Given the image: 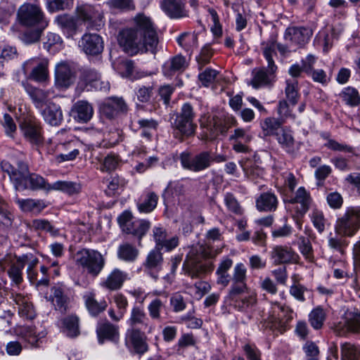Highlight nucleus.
Masks as SVG:
<instances>
[{"instance_id": "f257e3e1", "label": "nucleus", "mask_w": 360, "mask_h": 360, "mask_svg": "<svg viewBox=\"0 0 360 360\" xmlns=\"http://www.w3.org/2000/svg\"><path fill=\"white\" fill-rule=\"evenodd\" d=\"M133 20L134 27L124 28L120 31L117 36L119 45L124 52L131 56L146 52L155 54L159 39L150 18L139 13Z\"/></svg>"}, {"instance_id": "f03ea898", "label": "nucleus", "mask_w": 360, "mask_h": 360, "mask_svg": "<svg viewBox=\"0 0 360 360\" xmlns=\"http://www.w3.org/2000/svg\"><path fill=\"white\" fill-rule=\"evenodd\" d=\"M200 251L201 255H199L196 250L191 249L184 262L183 269L185 274L192 278H200L214 269L212 262H202L201 257L212 258L216 256L217 252H214L210 247H200Z\"/></svg>"}, {"instance_id": "7ed1b4c3", "label": "nucleus", "mask_w": 360, "mask_h": 360, "mask_svg": "<svg viewBox=\"0 0 360 360\" xmlns=\"http://www.w3.org/2000/svg\"><path fill=\"white\" fill-rule=\"evenodd\" d=\"M75 264L93 277L98 276L105 266V260L98 250L83 248L75 255Z\"/></svg>"}, {"instance_id": "20e7f679", "label": "nucleus", "mask_w": 360, "mask_h": 360, "mask_svg": "<svg viewBox=\"0 0 360 360\" xmlns=\"http://www.w3.org/2000/svg\"><path fill=\"white\" fill-rule=\"evenodd\" d=\"M360 229V206H350L338 217L335 231L338 235L352 237Z\"/></svg>"}, {"instance_id": "39448f33", "label": "nucleus", "mask_w": 360, "mask_h": 360, "mask_svg": "<svg viewBox=\"0 0 360 360\" xmlns=\"http://www.w3.org/2000/svg\"><path fill=\"white\" fill-rule=\"evenodd\" d=\"M195 117L193 106L189 103H184L172 123V127L176 131V137L178 135L183 137L194 136L197 128L196 124L194 123Z\"/></svg>"}, {"instance_id": "423d86ee", "label": "nucleus", "mask_w": 360, "mask_h": 360, "mask_svg": "<svg viewBox=\"0 0 360 360\" xmlns=\"http://www.w3.org/2000/svg\"><path fill=\"white\" fill-rule=\"evenodd\" d=\"M17 20L25 27H40L44 29L48 25L42 9L37 4L25 3L21 5L17 12Z\"/></svg>"}, {"instance_id": "0eeeda50", "label": "nucleus", "mask_w": 360, "mask_h": 360, "mask_svg": "<svg viewBox=\"0 0 360 360\" xmlns=\"http://www.w3.org/2000/svg\"><path fill=\"white\" fill-rule=\"evenodd\" d=\"M49 60L43 57H33L25 60L21 66L24 79L20 81L33 80L42 83L49 78Z\"/></svg>"}, {"instance_id": "6e6552de", "label": "nucleus", "mask_w": 360, "mask_h": 360, "mask_svg": "<svg viewBox=\"0 0 360 360\" xmlns=\"http://www.w3.org/2000/svg\"><path fill=\"white\" fill-rule=\"evenodd\" d=\"M1 168L8 175L15 190L20 191L28 190L30 172L26 162L18 161L17 167H15L7 161H2Z\"/></svg>"}, {"instance_id": "1a4fd4ad", "label": "nucleus", "mask_w": 360, "mask_h": 360, "mask_svg": "<svg viewBox=\"0 0 360 360\" xmlns=\"http://www.w3.org/2000/svg\"><path fill=\"white\" fill-rule=\"evenodd\" d=\"M181 167L193 172H200L211 167L213 156L210 151H201L194 155L188 152H183L179 156Z\"/></svg>"}, {"instance_id": "9d476101", "label": "nucleus", "mask_w": 360, "mask_h": 360, "mask_svg": "<svg viewBox=\"0 0 360 360\" xmlns=\"http://www.w3.org/2000/svg\"><path fill=\"white\" fill-rule=\"evenodd\" d=\"M270 259L275 265L299 264L300 257L291 247L283 245H274L270 253Z\"/></svg>"}, {"instance_id": "9b49d317", "label": "nucleus", "mask_w": 360, "mask_h": 360, "mask_svg": "<svg viewBox=\"0 0 360 360\" xmlns=\"http://www.w3.org/2000/svg\"><path fill=\"white\" fill-rule=\"evenodd\" d=\"M246 274L247 269L243 263H238L235 265L233 275L231 276V285L229 291V296L231 299H235L248 290Z\"/></svg>"}, {"instance_id": "f8f14e48", "label": "nucleus", "mask_w": 360, "mask_h": 360, "mask_svg": "<svg viewBox=\"0 0 360 360\" xmlns=\"http://www.w3.org/2000/svg\"><path fill=\"white\" fill-rule=\"evenodd\" d=\"M313 34L312 30L307 27H290L286 29L284 39L290 46L303 47Z\"/></svg>"}, {"instance_id": "ddd939ff", "label": "nucleus", "mask_w": 360, "mask_h": 360, "mask_svg": "<svg viewBox=\"0 0 360 360\" xmlns=\"http://www.w3.org/2000/svg\"><path fill=\"white\" fill-rule=\"evenodd\" d=\"M70 289L63 283H57L51 288V297L56 310L65 313L70 304Z\"/></svg>"}, {"instance_id": "4468645a", "label": "nucleus", "mask_w": 360, "mask_h": 360, "mask_svg": "<svg viewBox=\"0 0 360 360\" xmlns=\"http://www.w3.org/2000/svg\"><path fill=\"white\" fill-rule=\"evenodd\" d=\"M79 47L86 54L96 56L101 53L103 50V41L98 34L86 33L78 43Z\"/></svg>"}, {"instance_id": "2eb2a0df", "label": "nucleus", "mask_w": 360, "mask_h": 360, "mask_svg": "<svg viewBox=\"0 0 360 360\" xmlns=\"http://www.w3.org/2000/svg\"><path fill=\"white\" fill-rule=\"evenodd\" d=\"M200 127L203 129L202 139L205 141H212L218 136L219 132L226 131L216 115L205 117L201 120Z\"/></svg>"}, {"instance_id": "dca6fc26", "label": "nucleus", "mask_w": 360, "mask_h": 360, "mask_svg": "<svg viewBox=\"0 0 360 360\" xmlns=\"http://www.w3.org/2000/svg\"><path fill=\"white\" fill-rule=\"evenodd\" d=\"M17 82H20L23 86L35 108L40 110L42 109V108L46 104L49 92L35 87L29 84L27 81H20V76L19 73L17 75Z\"/></svg>"}, {"instance_id": "f3484780", "label": "nucleus", "mask_w": 360, "mask_h": 360, "mask_svg": "<svg viewBox=\"0 0 360 360\" xmlns=\"http://www.w3.org/2000/svg\"><path fill=\"white\" fill-rule=\"evenodd\" d=\"M100 74L92 69L84 70L81 75L79 84L88 88V90L95 89L107 92L110 89V84L108 82H100L98 85Z\"/></svg>"}, {"instance_id": "a211bd4d", "label": "nucleus", "mask_w": 360, "mask_h": 360, "mask_svg": "<svg viewBox=\"0 0 360 360\" xmlns=\"http://www.w3.org/2000/svg\"><path fill=\"white\" fill-rule=\"evenodd\" d=\"M76 15L77 20L87 24V27H94L95 22H101L103 18V15L89 4L78 6L76 8Z\"/></svg>"}, {"instance_id": "6ab92c4d", "label": "nucleus", "mask_w": 360, "mask_h": 360, "mask_svg": "<svg viewBox=\"0 0 360 360\" xmlns=\"http://www.w3.org/2000/svg\"><path fill=\"white\" fill-rule=\"evenodd\" d=\"M289 202L296 205L295 212L298 216H304L309 210L312 199L309 191L301 186L295 191L294 196L289 200Z\"/></svg>"}, {"instance_id": "aec40b11", "label": "nucleus", "mask_w": 360, "mask_h": 360, "mask_svg": "<svg viewBox=\"0 0 360 360\" xmlns=\"http://www.w3.org/2000/svg\"><path fill=\"white\" fill-rule=\"evenodd\" d=\"M94 110L87 101H77L72 107L70 113L73 119L79 123H87L93 117Z\"/></svg>"}, {"instance_id": "412c9836", "label": "nucleus", "mask_w": 360, "mask_h": 360, "mask_svg": "<svg viewBox=\"0 0 360 360\" xmlns=\"http://www.w3.org/2000/svg\"><path fill=\"white\" fill-rule=\"evenodd\" d=\"M101 110L104 115L112 119L120 112H126L127 105L122 98L110 97L101 105Z\"/></svg>"}, {"instance_id": "4be33fe9", "label": "nucleus", "mask_w": 360, "mask_h": 360, "mask_svg": "<svg viewBox=\"0 0 360 360\" xmlns=\"http://www.w3.org/2000/svg\"><path fill=\"white\" fill-rule=\"evenodd\" d=\"M128 278L127 272L117 268L114 269L100 283L101 286L110 291L118 290Z\"/></svg>"}, {"instance_id": "5701e85b", "label": "nucleus", "mask_w": 360, "mask_h": 360, "mask_svg": "<svg viewBox=\"0 0 360 360\" xmlns=\"http://www.w3.org/2000/svg\"><path fill=\"white\" fill-rule=\"evenodd\" d=\"M75 76L65 63L57 65L55 70V85L60 89L68 88L74 82Z\"/></svg>"}, {"instance_id": "b1692460", "label": "nucleus", "mask_w": 360, "mask_h": 360, "mask_svg": "<svg viewBox=\"0 0 360 360\" xmlns=\"http://www.w3.org/2000/svg\"><path fill=\"white\" fill-rule=\"evenodd\" d=\"M275 72L268 68H255L252 72L250 84L255 89L270 86L274 81Z\"/></svg>"}, {"instance_id": "393cba45", "label": "nucleus", "mask_w": 360, "mask_h": 360, "mask_svg": "<svg viewBox=\"0 0 360 360\" xmlns=\"http://www.w3.org/2000/svg\"><path fill=\"white\" fill-rule=\"evenodd\" d=\"M10 265V268L8 270V274L11 279L12 282L16 285H20L22 281V270L24 266L20 262L16 261L11 263L8 259H0V271H4L7 266Z\"/></svg>"}, {"instance_id": "a878e982", "label": "nucleus", "mask_w": 360, "mask_h": 360, "mask_svg": "<svg viewBox=\"0 0 360 360\" xmlns=\"http://www.w3.org/2000/svg\"><path fill=\"white\" fill-rule=\"evenodd\" d=\"M161 7L171 18H181L188 16L185 5L182 0H163Z\"/></svg>"}, {"instance_id": "bb28decb", "label": "nucleus", "mask_w": 360, "mask_h": 360, "mask_svg": "<svg viewBox=\"0 0 360 360\" xmlns=\"http://www.w3.org/2000/svg\"><path fill=\"white\" fill-rule=\"evenodd\" d=\"M25 137L32 143L38 145L42 142L41 127L39 123L25 121L20 125Z\"/></svg>"}, {"instance_id": "cd10ccee", "label": "nucleus", "mask_w": 360, "mask_h": 360, "mask_svg": "<svg viewBox=\"0 0 360 360\" xmlns=\"http://www.w3.org/2000/svg\"><path fill=\"white\" fill-rule=\"evenodd\" d=\"M41 115L44 121L51 126L60 125L63 120L60 107L54 103H49L44 110L41 109Z\"/></svg>"}, {"instance_id": "c85d7f7f", "label": "nucleus", "mask_w": 360, "mask_h": 360, "mask_svg": "<svg viewBox=\"0 0 360 360\" xmlns=\"http://www.w3.org/2000/svg\"><path fill=\"white\" fill-rule=\"evenodd\" d=\"M256 207L261 212H274L278 205L277 196L272 192H264L256 199Z\"/></svg>"}, {"instance_id": "c756f323", "label": "nucleus", "mask_w": 360, "mask_h": 360, "mask_svg": "<svg viewBox=\"0 0 360 360\" xmlns=\"http://www.w3.org/2000/svg\"><path fill=\"white\" fill-rule=\"evenodd\" d=\"M158 200L159 197L155 192H145L136 203L139 212L144 214L150 213L156 208Z\"/></svg>"}, {"instance_id": "7c9ffc66", "label": "nucleus", "mask_w": 360, "mask_h": 360, "mask_svg": "<svg viewBox=\"0 0 360 360\" xmlns=\"http://www.w3.org/2000/svg\"><path fill=\"white\" fill-rule=\"evenodd\" d=\"M96 333L100 344H103L105 340L116 341L119 336L118 327L109 322H105L97 326Z\"/></svg>"}, {"instance_id": "2f4dec72", "label": "nucleus", "mask_w": 360, "mask_h": 360, "mask_svg": "<svg viewBox=\"0 0 360 360\" xmlns=\"http://www.w3.org/2000/svg\"><path fill=\"white\" fill-rule=\"evenodd\" d=\"M83 299L88 311L93 316H98L107 308V302L105 300L98 302L94 292H86L83 295Z\"/></svg>"}, {"instance_id": "473e14b6", "label": "nucleus", "mask_w": 360, "mask_h": 360, "mask_svg": "<svg viewBox=\"0 0 360 360\" xmlns=\"http://www.w3.org/2000/svg\"><path fill=\"white\" fill-rule=\"evenodd\" d=\"M127 337L137 353L143 354L147 351L148 347L145 340V335L140 330L136 328L129 329Z\"/></svg>"}, {"instance_id": "72a5a7b5", "label": "nucleus", "mask_w": 360, "mask_h": 360, "mask_svg": "<svg viewBox=\"0 0 360 360\" xmlns=\"http://www.w3.org/2000/svg\"><path fill=\"white\" fill-rule=\"evenodd\" d=\"M272 309L274 314L278 313V314H272L268 318L269 321L272 323L271 327H276L277 325L282 324L283 322V316L285 317L284 322H288L292 319L291 315L292 311L288 307L282 306L280 304L275 302L273 304Z\"/></svg>"}, {"instance_id": "f704fd0d", "label": "nucleus", "mask_w": 360, "mask_h": 360, "mask_svg": "<svg viewBox=\"0 0 360 360\" xmlns=\"http://www.w3.org/2000/svg\"><path fill=\"white\" fill-rule=\"evenodd\" d=\"M150 225V222L147 219H135L130 224L129 228H127L124 233L137 238L140 244L142 238L146 234Z\"/></svg>"}, {"instance_id": "c9c22d12", "label": "nucleus", "mask_w": 360, "mask_h": 360, "mask_svg": "<svg viewBox=\"0 0 360 360\" xmlns=\"http://www.w3.org/2000/svg\"><path fill=\"white\" fill-rule=\"evenodd\" d=\"M262 48L263 55L268 63V68H270L272 71H276L277 66L276 65L274 56L276 54V39L274 37H271L267 41L262 42Z\"/></svg>"}, {"instance_id": "e433bc0d", "label": "nucleus", "mask_w": 360, "mask_h": 360, "mask_svg": "<svg viewBox=\"0 0 360 360\" xmlns=\"http://www.w3.org/2000/svg\"><path fill=\"white\" fill-rule=\"evenodd\" d=\"M61 330L69 338H76L80 334L79 318L75 315L65 317L61 321Z\"/></svg>"}, {"instance_id": "4c0bfd02", "label": "nucleus", "mask_w": 360, "mask_h": 360, "mask_svg": "<svg viewBox=\"0 0 360 360\" xmlns=\"http://www.w3.org/2000/svg\"><path fill=\"white\" fill-rule=\"evenodd\" d=\"M342 101L349 107H356L360 105V94L353 86H347L342 89L339 94Z\"/></svg>"}, {"instance_id": "58836bf2", "label": "nucleus", "mask_w": 360, "mask_h": 360, "mask_svg": "<svg viewBox=\"0 0 360 360\" xmlns=\"http://www.w3.org/2000/svg\"><path fill=\"white\" fill-rule=\"evenodd\" d=\"M344 326L348 332L360 333V310L354 309L348 311L345 315Z\"/></svg>"}, {"instance_id": "ea45409f", "label": "nucleus", "mask_w": 360, "mask_h": 360, "mask_svg": "<svg viewBox=\"0 0 360 360\" xmlns=\"http://www.w3.org/2000/svg\"><path fill=\"white\" fill-rule=\"evenodd\" d=\"M283 123L279 118L269 117L261 122L260 126L264 136H276Z\"/></svg>"}, {"instance_id": "a19ab883", "label": "nucleus", "mask_w": 360, "mask_h": 360, "mask_svg": "<svg viewBox=\"0 0 360 360\" xmlns=\"http://www.w3.org/2000/svg\"><path fill=\"white\" fill-rule=\"evenodd\" d=\"M60 148L63 152L56 156L58 162L74 160L79 154V150L75 147L74 142L63 143Z\"/></svg>"}, {"instance_id": "79ce46f5", "label": "nucleus", "mask_w": 360, "mask_h": 360, "mask_svg": "<svg viewBox=\"0 0 360 360\" xmlns=\"http://www.w3.org/2000/svg\"><path fill=\"white\" fill-rule=\"evenodd\" d=\"M138 255L139 250L129 243L122 244L118 248L117 256L121 260L131 262L136 260Z\"/></svg>"}, {"instance_id": "37998d69", "label": "nucleus", "mask_w": 360, "mask_h": 360, "mask_svg": "<svg viewBox=\"0 0 360 360\" xmlns=\"http://www.w3.org/2000/svg\"><path fill=\"white\" fill-rule=\"evenodd\" d=\"M147 321H148V319L143 309L139 306H134L130 313V317L128 320L129 324L132 328H134V326L137 325H142L147 327Z\"/></svg>"}, {"instance_id": "c03bdc74", "label": "nucleus", "mask_w": 360, "mask_h": 360, "mask_svg": "<svg viewBox=\"0 0 360 360\" xmlns=\"http://www.w3.org/2000/svg\"><path fill=\"white\" fill-rule=\"evenodd\" d=\"M15 203L19 206L20 209L25 212L37 211L40 212L44 206L39 200L31 198L20 199L18 196L15 200Z\"/></svg>"}, {"instance_id": "a18cd8bd", "label": "nucleus", "mask_w": 360, "mask_h": 360, "mask_svg": "<svg viewBox=\"0 0 360 360\" xmlns=\"http://www.w3.org/2000/svg\"><path fill=\"white\" fill-rule=\"evenodd\" d=\"M51 190L60 191L69 195H73L79 192L80 186L72 181H58L48 187V191Z\"/></svg>"}, {"instance_id": "49530a36", "label": "nucleus", "mask_w": 360, "mask_h": 360, "mask_svg": "<svg viewBox=\"0 0 360 360\" xmlns=\"http://www.w3.org/2000/svg\"><path fill=\"white\" fill-rule=\"evenodd\" d=\"M55 20L62 29L66 30L71 34H75L78 30L77 20L70 15H59L56 18Z\"/></svg>"}, {"instance_id": "de8ad7c7", "label": "nucleus", "mask_w": 360, "mask_h": 360, "mask_svg": "<svg viewBox=\"0 0 360 360\" xmlns=\"http://www.w3.org/2000/svg\"><path fill=\"white\" fill-rule=\"evenodd\" d=\"M297 245L299 251L304 259L309 262H313L314 261V254L310 240L304 236H300Z\"/></svg>"}, {"instance_id": "09e8293b", "label": "nucleus", "mask_w": 360, "mask_h": 360, "mask_svg": "<svg viewBox=\"0 0 360 360\" xmlns=\"http://www.w3.org/2000/svg\"><path fill=\"white\" fill-rule=\"evenodd\" d=\"M342 360H360V347L350 342H345L341 347Z\"/></svg>"}, {"instance_id": "8fccbe9b", "label": "nucleus", "mask_w": 360, "mask_h": 360, "mask_svg": "<svg viewBox=\"0 0 360 360\" xmlns=\"http://www.w3.org/2000/svg\"><path fill=\"white\" fill-rule=\"evenodd\" d=\"M62 43L63 41L58 34L49 32L44 38L43 45L49 52L54 53L61 49Z\"/></svg>"}, {"instance_id": "3c124183", "label": "nucleus", "mask_w": 360, "mask_h": 360, "mask_svg": "<svg viewBox=\"0 0 360 360\" xmlns=\"http://www.w3.org/2000/svg\"><path fill=\"white\" fill-rule=\"evenodd\" d=\"M276 136L278 142L282 148H285L286 151L290 152L294 145L292 131L287 128H281Z\"/></svg>"}, {"instance_id": "603ef678", "label": "nucleus", "mask_w": 360, "mask_h": 360, "mask_svg": "<svg viewBox=\"0 0 360 360\" xmlns=\"http://www.w3.org/2000/svg\"><path fill=\"white\" fill-rule=\"evenodd\" d=\"M240 164L245 175L253 180L263 174L262 169L249 159L240 161Z\"/></svg>"}, {"instance_id": "864d4df0", "label": "nucleus", "mask_w": 360, "mask_h": 360, "mask_svg": "<svg viewBox=\"0 0 360 360\" xmlns=\"http://www.w3.org/2000/svg\"><path fill=\"white\" fill-rule=\"evenodd\" d=\"M162 262V255L160 250L155 248L152 250L148 255L144 266L149 269H158L160 268Z\"/></svg>"}, {"instance_id": "5fc2aeb1", "label": "nucleus", "mask_w": 360, "mask_h": 360, "mask_svg": "<svg viewBox=\"0 0 360 360\" xmlns=\"http://www.w3.org/2000/svg\"><path fill=\"white\" fill-rule=\"evenodd\" d=\"M224 201L229 212L238 216L243 215L244 209L233 193H226L224 195Z\"/></svg>"}, {"instance_id": "6e6d98bb", "label": "nucleus", "mask_w": 360, "mask_h": 360, "mask_svg": "<svg viewBox=\"0 0 360 360\" xmlns=\"http://www.w3.org/2000/svg\"><path fill=\"white\" fill-rule=\"evenodd\" d=\"M107 5L112 12H124L135 9L133 0H109Z\"/></svg>"}, {"instance_id": "4d7b16f0", "label": "nucleus", "mask_w": 360, "mask_h": 360, "mask_svg": "<svg viewBox=\"0 0 360 360\" xmlns=\"http://www.w3.org/2000/svg\"><path fill=\"white\" fill-rule=\"evenodd\" d=\"M13 219L14 215L9 210L8 203L0 196V224L9 227Z\"/></svg>"}, {"instance_id": "13d9d810", "label": "nucleus", "mask_w": 360, "mask_h": 360, "mask_svg": "<svg viewBox=\"0 0 360 360\" xmlns=\"http://www.w3.org/2000/svg\"><path fill=\"white\" fill-rule=\"evenodd\" d=\"M139 128L142 129L141 136L150 139L153 131L158 127V122L154 119H140L138 120Z\"/></svg>"}, {"instance_id": "bf43d9fd", "label": "nucleus", "mask_w": 360, "mask_h": 360, "mask_svg": "<svg viewBox=\"0 0 360 360\" xmlns=\"http://www.w3.org/2000/svg\"><path fill=\"white\" fill-rule=\"evenodd\" d=\"M285 97L292 106H295L300 98L297 82L287 81L285 89Z\"/></svg>"}, {"instance_id": "052dcab7", "label": "nucleus", "mask_w": 360, "mask_h": 360, "mask_svg": "<svg viewBox=\"0 0 360 360\" xmlns=\"http://www.w3.org/2000/svg\"><path fill=\"white\" fill-rule=\"evenodd\" d=\"M325 319V312L321 307L315 308L309 315V323L316 330L320 329L323 326Z\"/></svg>"}, {"instance_id": "680f3d73", "label": "nucleus", "mask_w": 360, "mask_h": 360, "mask_svg": "<svg viewBox=\"0 0 360 360\" xmlns=\"http://www.w3.org/2000/svg\"><path fill=\"white\" fill-rule=\"evenodd\" d=\"M186 61L184 56L177 55L172 58L169 62L165 63V68H168L171 72L184 71L186 68Z\"/></svg>"}, {"instance_id": "e2e57ef3", "label": "nucleus", "mask_w": 360, "mask_h": 360, "mask_svg": "<svg viewBox=\"0 0 360 360\" xmlns=\"http://www.w3.org/2000/svg\"><path fill=\"white\" fill-rule=\"evenodd\" d=\"M50 184L46 183L45 179L40 175L35 173H30L28 190H46L48 191V187Z\"/></svg>"}, {"instance_id": "0e129e2a", "label": "nucleus", "mask_w": 360, "mask_h": 360, "mask_svg": "<svg viewBox=\"0 0 360 360\" xmlns=\"http://www.w3.org/2000/svg\"><path fill=\"white\" fill-rule=\"evenodd\" d=\"M293 107L294 106H292L287 101L283 100L279 101L278 105V114L279 115V119L283 122L287 119L295 120V115L292 113Z\"/></svg>"}, {"instance_id": "69168bd1", "label": "nucleus", "mask_w": 360, "mask_h": 360, "mask_svg": "<svg viewBox=\"0 0 360 360\" xmlns=\"http://www.w3.org/2000/svg\"><path fill=\"white\" fill-rule=\"evenodd\" d=\"M176 41L181 48L188 51L196 46L197 37L193 33L185 32L179 36Z\"/></svg>"}, {"instance_id": "338daca9", "label": "nucleus", "mask_w": 360, "mask_h": 360, "mask_svg": "<svg viewBox=\"0 0 360 360\" xmlns=\"http://www.w3.org/2000/svg\"><path fill=\"white\" fill-rule=\"evenodd\" d=\"M120 162V159L117 155L110 153L103 159L101 170L108 172H112L117 168Z\"/></svg>"}, {"instance_id": "774afa93", "label": "nucleus", "mask_w": 360, "mask_h": 360, "mask_svg": "<svg viewBox=\"0 0 360 360\" xmlns=\"http://www.w3.org/2000/svg\"><path fill=\"white\" fill-rule=\"evenodd\" d=\"M213 53L214 51L209 44H206L202 48L200 54L196 57L199 70L210 63Z\"/></svg>"}]
</instances>
